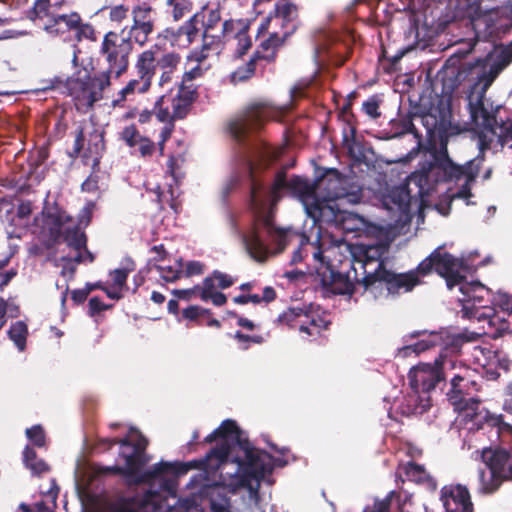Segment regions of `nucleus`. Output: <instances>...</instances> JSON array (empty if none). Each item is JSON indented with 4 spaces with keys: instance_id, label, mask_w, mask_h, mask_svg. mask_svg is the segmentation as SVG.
Here are the masks:
<instances>
[{
    "instance_id": "obj_1",
    "label": "nucleus",
    "mask_w": 512,
    "mask_h": 512,
    "mask_svg": "<svg viewBox=\"0 0 512 512\" xmlns=\"http://www.w3.org/2000/svg\"><path fill=\"white\" fill-rule=\"evenodd\" d=\"M470 118L474 124V132L478 141L479 154L465 165H457L448 156L447 146L441 143L439 150L431 155L430 160L419 164V185H428L427 190L438 182L464 180L456 196L467 198L471 196V186L478 176L480 165L484 160V152H497L509 145L512 149V112L502 105L493 106L484 92L469 100Z\"/></svg>"
},
{
    "instance_id": "obj_2",
    "label": "nucleus",
    "mask_w": 512,
    "mask_h": 512,
    "mask_svg": "<svg viewBox=\"0 0 512 512\" xmlns=\"http://www.w3.org/2000/svg\"><path fill=\"white\" fill-rule=\"evenodd\" d=\"M246 172L254 200L274 203L281 198L284 191H288L302 203L314 224H326L358 235L369 229L368 222L362 216L341 209L339 201L346 198L352 201L353 195L343 186L344 181L336 175L311 183L300 176L287 180L285 171H279L274 175L272 187L259 188L252 178L249 165L246 166Z\"/></svg>"
},
{
    "instance_id": "obj_3",
    "label": "nucleus",
    "mask_w": 512,
    "mask_h": 512,
    "mask_svg": "<svg viewBox=\"0 0 512 512\" xmlns=\"http://www.w3.org/2000/svg\"><path fill=\"white\" fill-rule=\"evenodd\" d=\"M250 166L252 178L259 188H270L273 181L266 180L262 176L261 165L256 164L251 156V151L246 150L241 155L238 172L231 176L222 187V196L225 199L229 193L237 186L242 185L249 190L250 204L256 214V219L250 227L242 234V241L248 253L256 260L263 261L269 254H278L282 252L286 245L293 239H299V246L293 252L291 263L296 264L307 255L308 238L304 235L292 231L291 229H280L274 225L270 214L265 215L267 210H271L276 202L271 203L257 201L252 198V191L247 177L246 166Z\"/></svg>"
},
{
    "instance_id": "obj_4",
    "label": "nucleus",
    "mask_w": 512,
    "mask_h": 512,
    "mask_svg": "<svg viewBox=\"0 0 512 512\" xmlns=\"http://www.w3.org/2000/svg\"><path fill=\"white\" fill-rule=\"evenodd\" d=\"M137 434V440L132 443L128 438L117 441L110 440V445L120 444V456L125 465L113 466L109 469L117 474L125 476L130 484H148L149 488L142 495H137L126 500L120 508V512H162V493H170L172 484L166 478V474L173 470V465L168 462H159L145 471L141 468L150 460L146 455L147 439L131 429V433Z\"/></svg>"
},
{
    "instance_id": "obj_5",
    "label": "nucleus",
    "mask_w": 512,
    "mask_h": 512,
    "mask_svg": "<svg viewBox=\"0 0 512 512\" xmlns=\"http://www.w3.org/2000/svg\"><path fill=\"white\" fill-rule=\"evenodd\" d=\"M237 446L244 454L243 460L239 457L230 459L232 447L220 444L207 454L204 460L205 467L219 470L223 479H235L237 485L252 488L255 482L258 486L260 480L273 470L272 456L263 450L255 449L248 440Z\"/></svg>"
},
{
    "instance_id": "obj_6",
    "label": "nucleus",
    "mask_w": 512,
    "mask_h": 512,
    "mask_svg": "<svg viewBox=\"0 0 512 512\" xmlns=\"http://www.w3.org/2000/svg\"><path fill=\"white\" fill-rule=\"evenodd\" d=\"M460 265L457 258L447 252H441L440 248H437L418 265L417 272L426 275L434 268L439 275L446 279L448 289L452 290L458 286L462 294L459 302L462 304L463 317L477 319L481 312L492 308L487 305L490 302L491 291L480 282L466 281L458 271Z\"/></svg>"
},
{
    "instance_id": "obj_7",
    "label": "nucleus",
    "mask_w": 512,
    "mask_h": 512,
    "mask_svg": "<svg viewBox=\"0 0 512 512\" xmlns=\"http://www.w3.org/2000/svg\"><path fill=\"white\" fill-rule=\"evenodd\" d=\"M181 57L178 53L162 52L159 44H153L148 49L137 55L134 65L136 77L118 92V97L112 101L113 106H121L123 102L136 94H144L149 91L152 80L159 71L158 86L166 88L167 92L173 90V78Z\"/></svg>"
},
{
    "instance_id": "obj_8",
    "label": "nucleus",
    "mask_w": 512,
    "mask_h": 512,
    "mask_svg": "<svg viewBox=\"0 0 512 512\" xmlns=\"http://www.w3.org/2000/svg\"><path fill=\"white\" fill-rule=\"evenodd\" d=\"M507 10V8H495L477 13L471 18L475 41L469 43V50H472L478 41H489L496 47L497 41L512 30V4L509 7L510 15L507 14ZM499 58L494 67V75L485 86H488L497 74L512 62V41L510 45L501 49Z\"/></svg>"
},
{
    "instance_id": "obj_9",
    "label": "nucleus",
    "mask_w": 512,
    "mask_h": 512,
    "mask_svg": "<svg viewBox=\"0 0 512 512\" xmlns=\"http://www.w3.org/2000/svg\"><path fill=\"white\" fill-rule=\"evenodd\" d=\"M43 230L53 242L61 238L72 249L81 251L86 262L92 263L94 255L87 249V238L83 231L73 224L72 217L57 204L44 206L41 212Z\"/></svg>"
},
{
    "instance_id": "obj_10",
    "label": "nucleus",
    "mask_w": 512,
    "mask_h": 512,
    "mask_svg": "<svg viewBox=\"0 0 512 512\" xmlns=\"http://www.w3.org/2000/svg\"><path fill=\"white\" fill-rule=\"evenodd\" d=\"M465 374L456 373L451 378V389L447 392V399L453 405L454 409L463 413L466 425L471 423L468 430L485 429V427L497 426L500 424V418H487L481 412H477L480 401L474 397H468L466 392L470 381L466 374L468 370L463 369Z\"/></svg>"
},
{
    "instance_id": "obj_11",
    "label": "nucleus",
    "mask_w": 512,
    "mask_h": 512,
    "mask_svg": "<svg viewBox=\"0 0 512 512\" xmlns=\"http://www.w3.org/2000/svg\"><path fill=\"white\" fill-rule=\"evenodd\" d=\"M481 457L484 467L478 469L477 489L481 494H492L504 481L512 480V450L485 448Z\"/></svg>"
},
{
    "instance_id": "obj_12",
    "label": "nucleus",
    "mask_w": 512,
    "mask_h": 512,
    "mask_svg": "<svg viewBox=\"0 0 512 512\" xmlns=\"http://www.w3.org/2000/svg\"><path fill=\"white\" fill-rule=\"evenodd\" d=\"M110 85L109 72L91 76L86 68L77 70L65 81V88L73 98L77 110L87 111L103 98V91Z\"/></svg>"
},
{
    "instance_id": "obj_13",
    "label": "nucleus",
    "mask_w": 512,
    "mask_h": 512,
    "mask_svg": "<svg viewBox=\"0 0 512 512\" xmlns=\"http://www.w3.org/2000/svg\"><path fill=\"white\" fill-rule=\"evenodd\" d=\"M455 367V361L447 356L436 359L433 365L419 364L413 367L408 374L410 386L416 393L430 392L443 383Z\"/></svg>"
},
{
    "instance_id": "obj_14",
    "label": "nucleus",
    "mask_w": 512,
    "mask_h": 512,
    "mask_svg": "<svg viewBox=\"0 0 512 512\" xmlns=\"http://www.w3.org/2000/svg\"><path fill=\"white\" fill-rule=\"evenodd\" d=\"M126 29L127 27L122 30V34L110 31L103 38L100 53L108 63L109 67L105 72H109V77L113 73L119 77L128 68L132 42L123 35Z\"/></svg>"
},
{
    "instance_id": "obj_15",
    "label": "nucleus",
    "mask_w": 512,
    "mask_h": 512,
    "mask_svg": "<svg viewBox=\"0 0 512 512\" xmlns=\"http://www.w3.org/2000/svg\"><path fill=\"white\" fill-rule=\"evenodd\" d=\"M406 337L419 338V340L399 349V353L403 356H407L411 352L419 354L436 346L445 351L456 352L461 341L459 336L452 335L447 329H440L439 331L416 330Z\"/></svg>"
},
{
    "instance_id": "obj_16",
    "label": "nucleus",
    "mask_w": 512,
    "mask_h": 512,
    "mask_svg": "<svg viewBox=\"0 0 512 512\" xmlns=\"http://www.w3.org/2000/svg\"><path fill=\"white\" fill-rule=\"evenodd\" d=\"M87 147L83 154L85 158H92L93 164L98 165L102 153L105 150L104 131L95 125L88 128H79L75 137L71 157H78L82 150Z\"/></svg>"
},
{
    "instance_id": "obj_17",
    "label": "nucleus",
    "mask_w": 512,
    "mask_h": 512,
    "mask_svg": "<svg viewBox=\"0 0 512 512\" xmlns=\"http://www.w3.org/2000/svg\"><path fill=\"white\" fill-rule=\"evenodd\" d=\"M361 258H355L351 263L363 269V282L365 290L369 289L376 271L384 270V256L388 253V246L383 243L362 245L359 247Z\"/></svg>"
},
{
    "instance_id": "obj_18",
    "label": "nucleus",
    "mask_w": 512,
    "mask_h": 512,
    "mask_svg": "<svg viewBox=\"0 0 512 512\" xmlns=\"http://www.w3.org/2000/svg\"><path fill=\"white\" fill-rule=\"evenodd\" d=\"M200 20V13L196 12L182 25L163 29L158 34V39L169 42L172 47L187 48L198 37Z\"/></svg>"
},
{
    "instance_id": "obj_19",
    "label": "nucleus",
    "mask_w": 512,
    "mask_h": 512,
    "mask_svg": "<svg viewBox=\"0 0 512 512\" xmlns=\"http://www.w3.org/2000/svg\"><path fill=\"white\" fill-rule=\"evenodd\" d=\"M419 282L416 274L410 272L407 274H395L389 270H378L376 275L372 278L369 288L376 290H387L388 294H397L401 290L405 292L412 290V288Z\"/></svg>"
},
{
    "instance_id": "obj_20",
    "label": "nucleus",
    "mask_w": 512,
    "mask_h": 512,
    "mask_svg": "<svg viewBox=\"0 0 512 512\" xmlns=\"http://www.w3.org/2000/svg\"><path fill=\"white\" fill-rule=\"evenodd\" d=\"M237 22L229 19L225 20L219 30H203L202 34V48L200 51H194L191 58L197 62L208 57L209 52L218 54L224 47L225 41L230 37V34L235 31Z\"/></svg>"
},
{
    "instance_id": "obj_21",
    "label": "nucleus",
    "mask_w": 512,
    "mask_h": 512,
    "mask_svg": "<svg viewBox=\"0 0 512 512\" xmlns=\"http://www.w3.org/2000/svg\"><path fill=\"white\" fill-rule=\"evenodd\" d=\"M266 110L256 106L247 110L229 123L231 136L239 143H243L254 131L260 128L266 118Z\"/></svg>"
},
{
    "instance_id": "obj_22",
    "label": "nucleus",
    "mask_w": 512,
    "mask_h": 512,
    "mask_svg": "<svg viewBox=\"0 0 512 512\" xmlns=\"http://www.w3.org/2000/svg\"><path fill=\"white\" fill-rule=\"evenodd\" d=\"M267 22L275 27L279 26L281 31L278 32L287 39L299 25L297 6L285 0L277 2L273 14H269Z\"/></svg>"
},
{
    "instance_id": "obj_23",
    "label": "nucleus",
    "mask_w": 512,
    "mask_h": 512,
    "mask_svg": "<svg viewBox=\"0 0 512 512\" xmlns=\"http://www.w3.org/2000/svg\"><path fill=\"white\" fill-rule=\"evenodd\" d=\"M410 202V192L404 185L393 187L383 198L384 207L392 214L396 221L409 218Z\"/></svg>"
},
{
    "instance_id": "obj_24",
    "label": "nucleus",
    "mask_w": 512,
    "mask_h": 512,
    "mask_svg": "<svg viewBox=\"0 0 512 512\" xmlns=\"http://www.w3.org/2000/svg\"><path fill=\"white\" fill-rule=\"evenodd\" d=\"M441 501L446 512H473L468 490L461 485L444 486Z\"/></svg>"
},
{
    "instance_id": "obj_25",
    "label": "nucleus",
    "mask_w": 512,
    "mask_h": 512,
    "mask_svg": "<svg viewBox=\"0 0 512 512\" xmlns=\"http://www.w3.org/2000/svg\"><path fill=\"white\" fill-rule=\"evenodd\" d=\"M356 285H363V277L360 278L355 263H350L346 272H331L330 291L338 295H351Z\"/></svg>"
},
{
    "instance_id": "obj_26",
    "label": "nucleus",
    "mask_w": 512,
    "mask_h": 512,
    "mask_svg": "<svg viewBox=\"0 0 512 512\" xmlns=\"http://www.w3.org/2000/svg\"><path fill=\"white\" fill-rule=\"evenodd\" d=\"M218 438H222L224 440L222 444L230 446H237L241 444L242 441L248 440L237 423L231 419L224 420L217 429L206 436L205 441L207 443H212Z\"/></svg>"
},
{
    "instance_id": "obj_27",
    "label": "nucleus",
    "mask_w": 512,
    "mask_h": 512,
    "mask_svg": "<svg viewBox=\"0 0 512 512\" xmlns=\"http://www.w3.org/2000/svg\"><path fill=\"white\" fill-rule=\"evenodd\" d=\"M476 320L486 323V326L483 325L482 328L484 333L491 338H500L506 333H509L508 321L497 314L494 308H489L487 311L481 312Z\"/></svg>"
},
{
    "instance_id": "obj_28",
    "label": "nucleus",
    "mask_w": 512,
    "mask_h": 512,
    "mask_svg": "<svg viewBox=\"0 0 512 512\" xmlns=\"http://www.w3.org/2000/svg\"><path fill=\"white\" fill-rule=\"evenodd\" d=\"M285 40L286 38L278 31H274L266 40L261 42L252 56L258 62L264 61L266 63H271L276 59L277 50Z\"/></svg>"
},
{
    "instance_id": "obj_29",
    "label": "nucleus",
    "mask_w": 512,
    "mask_h": 512,
    "mask_svg": "<svg viewBox=\"0 0 512 512\" xmlns=\"http://www.w3.org/2000/svg\"><path fill=\"white\" fill-rule=\"evenodd\" d=\"M403 474L407 480L423 484L430 490H435L437 487L436 481L427 473L425 468L421 465L415 464L413 462H408L407 464L401 466L397 472V475L399 477H402Z\"/></svg>"
},
{
    "instance_id": "obj_30",
    "label": "nucleus",
    "mask_w": 512,
    "mask_h": 512,
    "mask_svg": "<svg viewBox=\"0 0 512 512\" xmlns=\"http://www.w3.org/2000/svg\"><path fill=\"white\" fill-rule=\"evenodd\" d=\"M80 15L77 12H62L58 11L57 15H54L53 24L46 26V32L50 35H60L69 31H74L77 25L80 24Z\"/></svg>"
},
{
    "instance_id": "obj_31",
    "label": "nucleus",
    "mask_w": 512,
    "mask_h": 512,
    "mask_svg": "<svg viewBox=\"0 0 512 512\" xmlns=\"http://www.w3.org/2000/svg\"><path fill=\"white\" fill-rule=\"evenodd\" d=\"M57 13L58 10L55 9V4H51V0H36L28 17L46 31V26L53 24L54 15Z\"/></svg>"
},
{
    "instance_id": "obj_32",
    "label": "nucleus",
    "mask_w": 512,
    "mask_h": 512,
    "mask_svg": "<svg viewBox=\"0 0 512 512\" xmlns=\"http://www.w3.org/2000/svg\"><path fill=\"white\" fill-rule=\"evenodd\" d=\"M235 31L230 34L234 42V56L242 57L252 47V38L249 35V27L241 21H236Z\"/></svg>"
},
{
    "instance_id": "obj_33",
    "label": "nucleus",
    "mask_w": 512,
    "mask_h": 512,
    "mask_svg": "<svg viewBox=\"0 0 512 512\" xmlns=\"http://www.w3.org/2000/svg\"><path fill=\"white\" fill-rule=\"evenodd\" d=\"M154 30V24L132 21V25L128 28V33L126 37L131 42H134L140 47H143L150 41V37L153 34Z\"/></svg>"
},
{
    "instance_id": "obj_34",
    "label": "nucleus",
    "mask_w": 512,
    "mask_h": 512,
    "mask_svg": "<svg viewBox=\"0 0 512 512\" xmlns=\"http://www.w3.org/2000/svg\"><path fill=\"white\" fill-rule=\"evenodd\" d=\"M23 464L35 476H40L50 470L48 464L43 459L38 458L34 449L29 445L23 450Z\"/></svg>"
},
{
    "instance_id": "obj_35",
    "label": "nucleus",
    "mask_w": 512,
    "mask_h": 512,
    "mask_svg": "<svg viewBox=\"0 0 512 512\" xmlns=\"http://www.w3.org/2000/svg\"><path fill=\"white\" fill-rule=\"evenodd\" d=\"M131 17L133 22H144L147 24L156 23V9L148 2H139L131 9Z\"/></svg>"
},
{
    "instance_id": "obj_36",
    "label": "nucleus",
    "mask_w": 512,
    "mask_h": 512,
    "mask_svg": "<svg viewBox=\"0 0 512 512\" xmlns=\"http://www.w3.org/2000/svg\"><path fill=\"white\" fill-rule=\"evenodd\" d=\"M201 300L211 301L215 306H223L227 302V297L216 290V284H213L212 278H205L201 285Z\"/></svg>"
},
{
    "instance_id": "obj_37",
    "label": "nucleus",
    "mask_w": 512,
    "mask_h": 512,
    "mask_svg": "<svg viewBox=\"0 0 512 512\" xmlns=\"http://www.w3.org/2000/svg\"><path fill=\"white\" fill-rule=\"evenodd\" d=\"M167 13L178 22L189 15L194 7L192 0H166Z\"/></svg>"
},
{
    "instance_id": "obj_38",
    "label": "nucleus",
    "mask_w": 512,
    "mask_h": 512,
    "mask_svg": "<svg viewBox=\"0 0 512 512\" xmlns=\"http://www.w3.org/2000/svg\"><path fill=\"white\" fill-rule=\"evenodd\" d=\"M328 322L317 315L309 313V318L300 321L299 330L309 336H317L323 329H327Z\"/></svg>"
},
{
    "instance_id": "obj_39",
    "label": "nucleus",
    "mask_w": 512,
    "mask_h": 512,
    "mask_svg": "<svg viewBox=\"0 0 512 512\" xmlns=\"http://www.w3.org/2000/svg\"><path fill=\"white\" fill-rule=\"evenodd\" d=\"M303 318H309V311L304 307H291L278 316V322L294 327Z\"/></svg>"
},
{
    "instance_id": "obj_40",
    "label": "nucleus",
    "mask_w": 512,
    "mask_h": 512,
    "mask_svg": "<svg viewBox=\"0 0 512 512\" xmlns=\"http://www.w3.org/2000/svg\"><path fill=\"white\" fill-rule=\"evenodd\" d=\"M135 270L134 261L127 257L123 260L122 267L113 270L110 275L112 277L113 286L122 289L126 285L128 274Z\"/></svg>"
},
{
    "instance_id": "obj_41",
    "label": "nucleus",
    "mask_w": 512,
    "mask_h": 512,
    "mask_svg": "<svg viewBox=\"0 0 512 512\" xmlns=\"http://www.w3.org/2000/svg\"><path fill=\"white\" fill-rule=\"evenodd\" d=\"M479 352L486 359V362L483 363L484 366L497 365L505 371L509 370L511 361L502 352L492 351L488 348H479Z\"/></svg>"
},
{
    "instance_id": "obj_42",
    "label": "nucleus",
    "mask_w": 512,
    "mask_h": 512,
    "mask_svg": "<svg viewBox=\"0 0 512 512\" xmlns=\"http://www.w3.org/2000/svg\"><path fill=\"white\" fill-rule=\"evenodd\" d=\"M258 63L259 62L252 56L247 63L238 67L235 71L231 73V82L237 84L251 78L255 73L256 66Z\"/></svg>"
},
{
    "instance_id": "obj_43",
    "label": "nucleus",
    "mask_w": 512,
    "mask_h": 512,
    "mask_svg": "<svg viewBox=\"0 0 512 512\" xmlns=\"http://www.w3.org/2000/svg\"><path fill=\"white\" fill-rule=\"evenodd\" d=\"M10 339L15 343L20 351L26 346V337L28 334L27 325L22 321H17L10 327L8 331Z\"/></svg>"
},
{
    "instance_id": "obj_44",
    "label": "nucleus",
    "mask_w": 512,
    "mask_h": 512,
    "mask_svg": "<svg viewBox=\"0 0 512 512\" xmlns=\"http://www.w3.org/2000/svg\"><path fill=\"white\" fill-rule=\"evenodd\" d=\"M355 133V128L351 127L350 134H344L343 144L350 156L360 159L361 157H364L363 145L356 139Z\"/></svg>"
},
{
    "instance_id": "obj_45",
    "label": "nucleus",
    "mask_w": 512,
    "mask_h": 512,
    "mask_svg": "<svg viewBox=\"0 0 512 512\" xmlns=\"http://www.w3.org/2000/svg\"><path fill=\"white\" fill-rule=\"evenodd\" d=\"M183 259L179 258L176 260V266H162L157 265L156 269L160 273V276L166 282H175L183 276Z\"/></svg>"
},
{
    "instance_id": "obj_46",
    "label": "nucleus",
    "mask_w": 512,
    "mask_h": 512,
    "mask_svg": "<svg viewBox=\"0 0 512 512\" xmlns=\"http://www.w3.org/2000/svg\"><path fill=\"white\" fill-rule=\"evenodd\" d=\"M200 13V22L203 24V30L217 31V27L221 22V11L217 8L207 10L206 14Z\"/></svg>"
},
{
    "instance_id": "obj_47",
    "label": "nucleus",
    "mask_w": 512,
    "mask_h": 512,
    "mask_svg": "<svg viewBox=\"0 0 512 512\" xmlns=\"http://www.w3.org/2000/svg\"><path fill=\"white\" fill-rule=\"evenodd\" d=\"M166 94L157 98L154 103L153 112L160 122H174L173 110L170 111L169 107L165 105Z\"/></svg>"
},
{
    "instance_id": "obj_48",
    "label": "nucleus",
    "mask_w": 512,
    "mask_h": 512,
    "mask_svg": "<svg viewBox=\"0 0 512 512\" xmlns=\"http://www.w3.org/2000/svg\"><path fill=\"white\" fill-rule=\"evenodd\" d=\"M119 138L130 148H136L143 136L135 125L125 126L119 133Z\"/></svg>"
},
{
    "instance_id": "obj_49",
    "label": "nucleus",
    "mask_w": 512,
    "mask_h": 512,
    "mask_svg": "<svg viewBox=\"0 0 512 512\" xmlns=\"http://www.w3.org/2000/svg\"><path fill=\"white\" fill-rule=\"evenodd\" d=\"M192 104H193V102L186 100V99L184 100L175 95L172 99V110H173L174 119L175 120L184 119L188 115V113L192 107Z\"/></svg>"
},
{
    "instance_id": "obj_50",
    "label": "nucleus",
    "mask_w": 512,
    "mask_h": 512,
    "mask_svg": "<svg viewBox=\"0 0 512 512\" xmlns=\"http://www.w3.org/2000/svg\"><path fill=\"white\" fill-rule=\"evenodd\" d=\"M96 205L93 201H89L85 204V206L80 210L78 214V223H75L72 218L73 224L82 231V226L85 228L89 225L92 219V214Z\"/></svg>"
},
{
    "instance_id": "obj_51",
    "label": "nucleus",
    "mask_w": 512,
    "mask_h": 512,
    "mask_svg": "<svg viewBox=\"0 0 512 512\" xmlns=\"http://www.w3.org/2000/svg\"><path fill=\"white\" fill-rule=\"evenodd\" d=\"M75 37L78 42L86 39L90 41L96 40V32L90 23H83L80 18V24L74 29Z\"/></svg>"
},
{
    "instance_id": "obj_52",
    "label": "nucleus",
    "mask_w": 512,
    "mask_h": 512,
    "mask_svg": "<svg viewBox=\"0 0 512 512\" xmlns=\"http://www.w3.org/2000/svg\"><path fill=\"white\" fill-rule=\"evenodd\" d=\"M26 436L36 447H44L46 444L45 432L40 425H34L26 429Z\"/></svg>"
},
{
    "instance_id": "obj_53",
    "label": "nucleus",
    "mask_w": 512,
    "mask_h": 512,
    "mask_svg": "<svg viewBox=\"0 0 512 512\" xmlns=\"http://www.w3.org/2000/svg\"><path fill=\"white\" fill-rule=\"evenodd\" d=\"M176 96L194 103L198 96L197 87L193 83L181 80L178 84V92Z\"/></svg>"
},
{
    "instance_id": "obj_54",
    "label": "nucleus",
    "mask_w": 512,
    "mask_h": 512,
    "mask_svg": "<svg viewBox=\"0 0 512 512\" xmlns=\"http://www.w3.org/2000/svg\"><path fill=\"white\" fill-rule=\"evenodd\" d=\"M134 149L135 150L133 153L138 152L141 157L147 158L151 157L154 154L156 144L149 138L143 136L141 141H139L138 145Z\"/></svg>"
},
{
    "instance_id": "obj_55",
    "label": "nucleus",
    "mask_w": 512,
    "mask_h": 512,
    "mask_svg": "<svg viewBox=\"0 0 512 512\" xmlns=\"http://www.w3.org/2000/svg\"><path fill=\"white\" fill-rule=\"evenodd\" d=\"M207 278H212L213 284H215V282H217L216 287H218L220 289L229 288L235 282V280L232 276H230L229 274L220 272L218 270L213 271L212 274L210 276H208Z\"/></svg>"
},
{
    "instance_id": "obj_56",
    "label": "nucleus",
    "mask_w": 512,
    "mask_h": 512,
    "mask_svg": "<svg viewBox=\"0 0 512 512\" xmlns=\"http://www.w3.org/2000/svg\"><path fill=\"white\" fill-rule=\"evenodd\" d=\"M363 111L372 119H376L380 116L379 112V100L376 97H370L362 105Z\"/></svg>"
},
{
    "instance_id": "obj_57",
    "label": "nucleus",
    "mask_w": 512,
    "mask_h": 512,
    "mask_svg": "<svg viewBox=\"0 0 512 512\" xmlns=\"http://www.w3.org/2000/svg\"><path fill=\"white\" fill-rule=\"evenodd\" d=\"M129 12V8L123 4L116 5L110 8L109 18L113 22L120 23L123 21Z\"/></svg>"
},
{
    "instance_id": "obj_58",
    "label": "nucleus",
    "mask_w": 512,
    "mask_h": 512,
    "mask_svg": "<svg viewBox=\"0 0 512 512\" xmlns=\"http://www.w3.org/2000/svg\"><path fill=\"white\" fill-rule=\"evenodd\" d=\"M493 302L498 305L502 311L508 314L512 313V296L499 292Z\"/></svg>"
},
{
    "instance_id": "obj_59",
    "label": "nucleus",
    "mask_w": 512,
    "mask_h": 512,
    "mask_svg": "<svg viewBox=\"0 0 512 512\" xmlns=\"http://www.w3.org/2000/svg\"><path fill=\"white\" fill-rule=\"evenodd\" d=\"M172 294L178 299L191 300L193 296L199 294L201 297V285H196L190 289H175Z\"/></svg>"
},
{
    "instance_id": "obj_60",
    "label": "nucleus",
    "mask_w": 512,
    "mask_h": 512,
    "mask_svg": "<svg viewBox=\"0 0 512 512\" xmlns=\"http://www.w3.org/2000/svg\"><path fill=\"white\" fill-rule=\"evenodd\" d=\"M204 271V265L199 261H189L186 263L183 275L186 277L200 275Z\"/></svg>"
},
{
    "instance_id": "obj_61",
    "label": "nucleus",
    "mask_w": 512,
    "mask_h": 512,
    "mask_svg": "<svg viewBox=\"0 0 512 512\" xmlns=\"http://www.w3.org/2000/svg\"><path fill=\"white\" fill-rule=\"evenodd\" d=\"M208 312H209L208 310L203 309L199 306H189L188 308L183 310L182 315L185 319L196 320L202 314H205Z\"/></svg>"
},
{
    "instance_id": "obj_62",
    "label": "nucleus",
    "mask_w": 512,
    "mask_h": 512,
    "mask_svg": "<svg viewBox=\"0 0 512 512\" xmlns=\"http://www.w3.org/2000/svg\"><path fill=\"white\" fill-rule=\"evenodd\" d=\"M32 202L29 200L21 201L16 210V215L21 218H28L32 213Z\"/></svg>"
},
{
    "instance_id": "obj_63",
    "label": "nucleus",
    "mask_w": 512,
    "mask_h": 512,
    "mask_svg": "<svg viewBox=\"0 0 512 512\" xmlns=\"http://www.w3.org/2000/svg\"><path fill=\"white\" fill-rule=\"evenodd\" d=\"M82 191L94 192L98 189V176L91 174L81 185Z\"/></svg>"
},
{
    "instance_id": "obj_64",
    "label": "nucleus",
    "mask_w": 512,
    "mask_h": 512,
    "mask_svg": "<svg viewBox=\"0 0 512 512\" xmlns=\"http://www.w3.org/2000/svg\"><path fill=\"white\" fill-rule=\"evenodd\" d=\"M107 308H109L108 305H105L100 298L98 297H92L90 300H89V309H90V313L91 315H94L96 313H99L103 310H106Z\"/></svg>"
}]
</instances>
